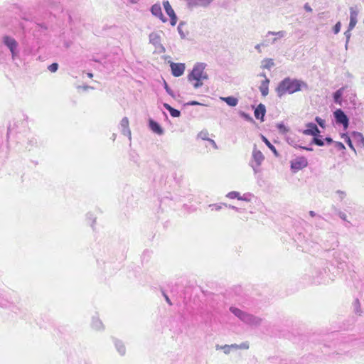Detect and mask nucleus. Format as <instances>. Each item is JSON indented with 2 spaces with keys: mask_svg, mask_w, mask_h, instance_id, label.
<instances>
[{
  "mask_svg": "<svg viewBox=\"0 0 364 364\" xmlns=\"http://www.w3.org/2000/svg\"><path fill=\"white\" fill-rule=\"evenodd\" d=\"M306 82L301 80L285 77L282 80L276 88L278 97H281L285 94H293L302 90H308Z\"/></svg>",
  "mask_w": 364,
  "mask_h": 364,
  "instance_id": "f257e3e1",
  "label": "nucleus"
},
{
  "mask_svg": "<svg viewBox=\"0 0 364 364\" xmlns=\"http://www.w3.org/2000/svg\"><path fill=\"white\" fill-rule=\"evenodd\" d=\"M206 64L204 63H196L191 72L188 75L189 81H196L193 87L197 89L203 85V80L208 79V75L205 72Z\"/></svg>",
  "mask_w": 364,
  "mask_h": 364,
  "instance_id": "f03ea898",
  "label": "nucleus"
},
{
  "mask_svg": "<svg viewBox=\"0 0 364 364\" xmlns=\"http://www.w3.org/2000/svg\"><path fill=\"white\" fill-rule=\"evenodd\" d=\"M230 311L240 321H242L246 324L252 326H258L262 323V319L261 318L250 314L245 311L240 310L238 308L231 306L230 308Z\"/></svg>",
  "mask_w": 364,
  "mask_h": 364,
  "instance_id": "7ed1b4c3",
  "label": "nucleus"
},
{
  "mask_svg": "<svg viewBox=\"0 0 364 364\" xmlns=\"http://www.w3.org/2000/svg\"><path fill=\"white\" fill-rule=\"evenodd\" d=\"M230 311L240 321H242L246 324L252 326H258L262 323V319L261 318L250 314L245 311L240 310L238 308L231 306L230 308Z\"/></svg>",
  "mask_w": 364,
  "mask_h": 364,
  "instance_id": "20e7f679",
  "label": "nucleus"
},
{
  "mask_svg": "<svg viewBox=\"0 0 364 364\" xmlns=\"http://www.w3.org/2000/svg\"><path fill=\"white\" fill-rule=\"evenodd\" d=\"M286 35L287 32L285 31H279L277 32L268 31L262 42V47H267L270 45L275 44L278 39L285 37Z\"/></svg>",
  "mask_w": 364,
  "mask_h": 364,
  "instance_id": "39448f33",
  "label": "nucleus"
},
{
  "mask_svg": "<svg viewBox=\"0 0 364 364\" xmlns=\"http://www.w3.org/2000/svg\"><path fill=\"white\" fill-rule=\"evenodd\" d=\"M264 160L263 154L257 149L256 145L255 144L252 154V159L250 161V166L252 168L254 173H257L259 171V166Z\"/></svg>",
  "mask_w": 364,
  "mask_h": 364,
  "instance_id": "423d86ee",
  "label": "nucleus"
},
{
  "mask_svg": "<svg viewBox=\"0 0 364 364\" xmlns=\"http://www.w3.org/2000/svg\"><path fill=\"white\" fill-rule=\"evenodd\" d=\"M28 126L27 121L23 119L14 120L8 126L7 135L10 136L25 130Z\"/></svg>",
  "mask_w": 364,
  "mask_h": 364,
  "instance_id": "0eeeda50",
  "label": "nucleus"
},
{
  "mask_svg": "<svg viewBox=\"0 0 364 364\" xmlns=\"http://www.w3.org/2000/svg\"><path fill=\"white\" fill-rule=\"evenodd\" d=\"M2 42L9 49L13 59H15L18 56V43L14 38L9 36H4L2 38Z\"/></svg>",
  "mask_w": 364,
  "mask_h": 364,
  "instance_id": "6e6552de",
  "label": "nucleus"
},
{
  "mask_svg": "<svg viewBox=\"0 0 364 364\" xmlns=\"http://www.w3.org/2000/svg\"><path fill=\"white\" fill-rule=\"evenodd\" d=\"M149 42L160 53H164L166 49L161 44V36L159 32H151L149 36Z\"/></svg>",
  "mask_w": 364,
  "mask_h": 364,
  "instance_id": "1a4fd4ad",
  "label": "nucleus"
},
{
  "mask_svg": "<svg viewBox=\"0 0 364 364\" xmlns=\"http://www.w3.org/2000/svg\"><path fill=\"white\" fill-rule=\"evenodd\" d=\"M333 117L336 124L343 125L344 130L348 129L349 125V119L341 109H337L333 112Z\"/></svg>",
  "mask_w": 364,
  "mask_h": 364,
  "instance_id": "9d476101",
  "label": "nucleus"
},
{
  "mask_svg": "<svg viewBox=\"0 0 364 364\" xmlns=\"http://www.w3.org/2000/svg\"><path fill=\"white\" fill-rule=\"evenodd\" d=\"M308 165L307 159L304 157H298L291 162V168L294 172L298 171Z\"/></svg>",
  "mask_w": 364,
  "mask_h": 364,
  "instance_id": "9b49d317",
  "label": "nucleus"
},
{
  "mask_svg": "<svg viewBox=\"0 0 364 364\" xmlns=\"http://www.w3.org/2000/svg\"><path fill=\"white\" fill-rule=\"evenodd\" d=\"M164 8L167 14V15L170 17V23L171 26H174L177 23V16L175 14L174 10L172 9L168 1H164L163 2Z\"/></svg>",
  "mask_w": 364,
  "mask_h": 364,
  "instance_id": "f8f14e48",
  "label": "nucleus"
},
{
  "mask_svg": "<svg viewBox=\"0 0 364 364\" xmlns=\"http://www.w3.org/2000/svg\"><path fill=\"white\" fill-rule=\"evenodd\" d=\"M170 67L171 69V73L174 77L181 76L186 68L184 63H171L170 64Z\"/></svg>",
  "mask_w": 364,
  "mask_h": 364,
  "instance_id": "ddd939ff",
  "label": "nucleus"
},
{
  "mask_svg": "<svg viewBox=\"0 0 364 364\" xmlns=\"http://www.w3.org/2000/svg\"><path fill=\"white\" fill-rule=\"evenodd\" d=\"M302 133L305 135H309L314 137L320 134V130L316 124L309 122L306 124V129H304Z\"/></svg>",
  "mask_w": 364,
  "mask_h": 364,
  "instance_id": "4468645a",
  "label": "nucleus"
},
{
  "mask_svg": "<svg viewBox=\"0 0 364 364\" xmlns=\"http://www.w3.org/2000/svg\"><path fill=\"white\" fill-rule=\"evenodd\" d=\"M150 11L154 16L159 18L163 23H166L168 21V19L164 16L159 4L152 5Z\"/></svg>",
  "mask_w": 364,
  "mask_h": 364,
  "instance_id": "2eb2a0df",
  "label": "nucleus"
},
{
  "mask_svg": "<svg viewBox=\"0 0 364 364\" xmlns=\"http://www.w3.org/2000/svg\"><path fill=\"white\" fill-rule=\"evenodd\" d=\"M119 127L121 129L122 133L124 136H127L130 140L131 139V131L129 127V119L127 117H124L122 119L120 124H119Z\"/></svg>",
  "mask_w": 364,
  "mask_h": 364,
  "instance_id": "dca6fc26",
  "label": "nucleus"
},
{
  "mask_svg": "<svg viewBox=\"0 0 364 364\" xmlns=\"http://www.w3.org/2000/svg\"><path fill=\"white\" fill-rule=\"evenodd\" d=\"M149 127L153 132L158 135H162L164 133V130L161 126L152 119H149Z\"/></svg>",
  "mask_w": 364,
  "mask_h": 364,
  "instance_id": "f3484780",
  "label": "nucleus"
},
{
  "mask_svg": "<svg viewBox=\"0 0 364 364\" xmlns=\"http://www.w3.org/2000/svg\"><path fill=\"white\" fill-rule=\"evenodd\" d=\"M358 12L353 7L350 8V22L348 24L349 30H353L358 21Z\"/></svg>",
  "mask_w": 364,
  "mask_h": 364,
  "instance_id": "a211bd4d",
  "label": "nucleus"
},
{
  "mask_svg": "<svg viewBox=\"0 0 364 364\" xmlns=\"http://www.w3.org/2000/svg\"><path fill=\"white\" fill-rule=\"evenodd\" d=\"M210 4L208 0H187L189 8L207 7Z\"/></svg>",
  "mask_w": 364,
  "mask_h": 364,
  "instance_id": "6ab92c4d",
  "label": "nucleus"
},
{
  "mask_svg": "<svg viewBox=\"0 0 364 364\" xmlns=\"http://www.w3.org/2000/svg\"><path fill=\"white\" fill-rule=\"evenodd\" d=\"M266 113V107L263 104H259L255 109V117L257 119L264 121V117Z\"/></svg>",
  "mask_w": 364,
  "mask_h": 364,
  "instance_id": "aec40b11",
  "label": "nucleus"
},
{
  "mask_svg": "<svg viewBox=\"0 0 364 364\" xmlns=\"http://www.w3.org/2000/svg\"><path fill=\"white\" fill-rule=\"evenodd\" d=\"M38 146V139L36 136L31 135L27 138L26 149L31 151Z\"/></svg>",
  "mask_w": 364,
  "mask_h": 364,
  "instance_id": "412c9836",
  "label": "nucleus"
},
{
  "mask_svg": "<svg viewBox=\"0 0 364 364\" xmlns=\"http://www.w3.org/2000/svg\"><path fill=\"white\" fill-rule=\"evenodd\" d=\"M113 341L117 352L121 355H124L126 353V348L124 343L122 341L118 340L117 338H114Z\"/></svg>",
  "mask_w": 364,
  "mask_h": 364,
  "instance_id": "4be33fe9",
  "label": "nucleus"
},
{
  "mask_svg": "<svg viewBox=\"0 0 364 364\" xmlns=\"http://www.w3.org/2000/svg\"><path fill=\"white\" fill-rule=\"evenodd\" d=\"M269 80L266 77L263 81H262L261 85L259 86V90L262 96L266 97L269 93Z\"/></svg>",
  "mask_w": 364,
  "mask_h": 364,
  "instance_id": "5701e85b",
  "label": "nucleus"
},
{
  "mask_svg": "<svg viewBox=\"0 0 364 364\" xmlns=\"http://www.w3.org/2000/svg\"><path fill=\"white\" fill-rule=\"evenodd\" d=\"M343 92H344V87H341L340 89H338L333 93V102L336 104L341 105V103H342L341 97L343 95Z\"/></svg>",
  "mask_w": 364,
  "mask_h": 364,
  "instance_id": "b1692460",
  "label": "nucleus"
},
{
  "mask_svg": "<svg viewBox=\"0 0 364 364\" xmlns=\"http://www.w3.org/2000/svg\"><path fill=\"white\" fill-rule=\"evenodd\" d=\"M92 328L100 331L104 328V326L101 320L98 317L93 316L92 319Z\"/></svg>",
  "mask_w": 364,
  "mask_h": 364,
  "instance_id": "393cba45",
  "label": "nucleus"
},
{
  "mask_svg": "<svg viewBox=\"0 0 364 364\" xmlns=\"http://www.w3.org/2000/svg\"><path fill=\"white\" fill-rule=\"evenodd\" d=\"M164 108L168 110L173 117H179L181 116V112L175 108H173L168 103H164Z\"/></svg>",
  "mask_w": 364,
  "mask_h": 364,
  "instance_id": "a878e982",
  "label": "nucleus"
},
{
  "mask_svg": "<svg viewBox=\"0 0 364 364\" xmlns=\"http://www.w3.org/2000/svg\"><path fill=\"white\" fill-rule=\"evenodd\" d=\"M353 140L358 144L364 147V136L363 135L358 132H353L352 134Z\"/></svg>",
  "mask_w": 364,
  "mask_h": 364,
  "instance_id": "bb28decb",
  "label": "nucleus"
},
{
  "mask_svg": "<svg viewBox=\"0 0 364 364\" xmlns=\"http://www.w3.org/2000/svg\"><path fill=\"white\" fill-rule=\"evenodd\" d=\"M221 99L230 107H235L238 103V100L232 96L222 97Z\"/></svg>",
  "mask_w": 364,
  "mask_h": 364,
  "instance_id": "cd10ccee",
  "label": "nucleus"
},
{
  "mask_svg": "<svg viewBox=\"0 0 364 364\" xmlns=\"http://www.w3.org/2000/svg\"><path fill=\"white\" fill-rule=\"evenodd\" d=\"M274 65L273 59L266 58L262 62V68L264 69L270 70Z\"/></svg>",
  "mask_w": 364,
  "mask_h": 364,
  "instance_id": "c85d7f7f",
  "label": "nucleus"
},
{
  "mask_svg": "<svg viewBox=\"0 0 364 364\" xmlns=\"http://www.w3.org/2000/svg\"><path fill=\"white\" fill-rule=\"evenodd\" d=\"M311 144H314L319 146H324V140L322 139V136L318 134V135L313 137Z\"/></svg>",
  "mask_w": 364,
  "mask_h": 364,
  "instance_id": "c756f323",
  "label": "nucleus"
},
{
  "mask_svg": "<svg viewBox=\"0 0 364 364\" xmlns=\"http://www.w3.org/2000/svg\"><path fill=\"white\" fill-rule=\"evenodd\" d=\"M262 141L264 142V144L269 147V149L272 151L274 154L276 156H278L279 154L276 149V148L270 143V141L264 136H262Z\"/></svg>",
  "mask_w": 364,
  "mask_h": 364,
  "instance_id": "7c9ffc66",
  "label": "nucleus"
},
{
  "mask_svg": "<svg viewBox=\"0 0 364 364\" xmlns=\"http://www.w3.org/2000/svg\"><path fill=\"white\" fill-rule=\"evenodd\" d=\"M197 137L208 141L209 139V132L206 129L202 130L198 134Z\"/></svg>",
  "mask_w": 364,
  "mask_h": 364,
  "instance_id": "2f4dec72",
  "label": "nucleus"
},
{
  "mask_svg": "<svg viewBox=\"0 0 364 364\" xmlns=\"http://www.w3.org/2000/svg\"><path fill=\"white\" fill-rule=\"evenodd\" d=\"M217 350H223L224 353L228 355L230 353L231 347H230V345H224V346H219L217 345L215 346Z\"/></svg>",
  "mask_w": 364,
  "mask_h": 364,
  "instance_id": "473e14b6",
  "label": "nucleus"
},
{
  "mask_svg": "<svg viewBox=\"0 0 364 364\" xmlns=\"http://www.w3.org/2000/svg\"><path fill=\"white\" fill-rule=\"evenodd\" d=\"M226 196L230 199H235V198H237L238 200L240 199V194L239 192H237V191L229 192Z\"/></svg>",
  "mask_w": 364,
  "mask_h": 364,
  "instance_id": "72a5a7b5",
  "label": "nucleus"
},
{
  "mask_svg": "<svg viewBox=\"0 0 364 364\" xmlns=\"http://www.w3.org/2000/svg\"><path fill=\"white\" fill-rule=\"evenodd\" d=\"M164 89L166 90V92L170 96H171L173 98L176 97V95H175L173 91L169 87V86L168 85L167 82L165 80H164Z\"/></svg>",
  "mask_w": 364,
  "mask_h": 364,
  "instance_id": "f704fd0d",
  "label": "nucleus"
},
{
  "mask_svg": "<svg viewBox=\"0 0 364 364\" xmlns=\"http://www.w3.org/2000/svg\"><path fill=\"white\" fill-rule=\"evenodd\" d=\"M277 127L282 134H286L289 132V129L283 123L277 124Z\"/></svg>",
  "mask_w": 364,
  "mask_h": 364,
  "instance_id": "c9c22d12",
  "label": "nucleus"
},
{
  "mask_svg": "<svg viewBox=\"0 0 364 364\" xmlns=\"http://www.w3.org/2000/svg\"><path fill=\"white\" fill-rule=\"evenodd\" d=\"M343 137H344L345 139V141L346 142V144L348 145V146L352 149L354 151H355V149L353 145V143H352V141L350 139V138L347 135V134H343L342 136Z\"/></svg>",
  "mask_w": 364,
  "mask_h": 364,
  "instance_id": "e433bc0d",
  "label": "nucleus"
},
{
  "mask_svg": "<svg viewBox=\"0 0 364 364\" xmlns=\"http://www.w3.org/2000/svg\"><path fill=\"white\" fill-rule=\"evenodd\" d=\"M184 25H185L184 22H180L178 26V28H177L178 33H179V35H180L181 38H186V34L184 33V32L182 30V27Z\"/></svg>",
  "mask_w": 364,
  "mask_h": 364,
  "instance_id": "4c0bfd02",
  "label": "nucleus"
},
{
  "mask_svg": "<svg viewBox=\"0 0 364 364\" xmlns=\"http://www.w3.org/2000/svg\"><path fill=\"white\" fill-rule=\"evenodd\" d=\"M222 205H225L228 207L227 204H210L209 205V207L211 208L212 210H216L219 211L222 208Z\"/></svg>",
  "mask_w": 364,
  "mask_h": 364,
  "instance_id": "58836bf2",
  "label": "nucleus"
},
{
  "mask_svg": "<svg viewBox=\"0 0 364 364\" xmlns=\"http://www.w3.org/2000/svg\"><path fill=\"white\" fill-rule=\"evenodd\" d=\"M86 218H87V220H90L91 222V226L93 228L94 224H95V220H96L95 216L92 213H88L86 215Z\"/></svg>",
  "mask_w": 364,
  "mask_h": 364,
  "instance_id": "ea45409f",
  "label": "nucleus"
},
{
  "mask_svg": "<svg viewBox=\"0 0 364 364\" xmlns=\"http://www.w3.org/2000/svg\"><path fill=\"white\" fill-rule=\"evenodd\" d=\"M352 30H349V28H348V30L344 33V35L346 36V48L347 49L348 48V42L350 41V38L351 36V31Z\"/></svg>",
  "mask_w": 364,
  "mask_h": 364,
  "instance_id": "a19ab883",
  "label": "nucleus"
},
{
  "mask_svg": "<svg viewBox=\"0 0 364 364\" xmlns=\"http://www.w3.org/2000/svg\"><path fill=\"white\" fill-rule=\"evenodd\" d=\"M48 69L51 72V73H55L58 70V64L57 63H53L52 64H50Z\"/></svg>",
  "mask_w": 364,
  "mask_h": 364,
  "instance_id": "79ce46f5",
  "label": "nucleus"
},
{
  "mask_svg": "<svg viewBox=\"0 0 364 364\" xmlns=\"http://www.w3.org/2000/svg\"><path fill=\"white\" fill-rule=\"evenodd\" d=\"M324 220V218L321 217V215L317 216V222L315 223L316 227L317 228H322L323 225V221Z\"/></svg>",
  "mask_w": 364,
  "mask_h": 364,
  "instance_id": "37998d69",
  "label": "nucleus"
},
{
  "mask_svg": "<svg viewBox=\"0 0 364 364\" xmlns=\"http://www.w3.org/2000/svg\"><path fill=\"white\" fill-rule=\"evenodd\" d=\"M315 121L317 122V124L322 128H324L325 127V124H326V122L324 119H321V117H316L315 118Z\"/></svg>",
  "mask_w": 364,
  "mask_h": 364,
  "instance_id": "c03bdc74",
  "label": "nucleus"
},
{
  "mask_svg": "<svg viewBox=\"0 0 364 364\" xmlns=\"http://www.w3.org/2000/svg\"><path fill=\"white\" fill-rule=\"evenodd\" d=\"M353 305H354L355 310L356 313L361 312L360 301H359V300L358 299L354 301Z\"/></svg>",
  "mask_w": 364,
  "mask_h": 364,
  "instance_id": "a18cd8bd",
  "label": "nucleus"
},
{
  "mask_svg": "<svg viewBox=\"0 0 364 364\" xmlns=\"http://www.w3.org/2000/svg\"><path fill=\"white\" fill-rule=\"evenodd\" d=\"M341 28V22H337L335 26H333V31L335 34H337L340 32Z\"/></svg>",
  "mask_w": 364,
  "mask_h": 364,
  "instance_id": "49530a36",
  "label": "nucleus"
},
{
  "mask_svg": "<svg viewBox=\"0 0 364 364\" xmlns=\"http://www.w3.org/2000/svg\"><path fill=\"white\" fill-rule=\"evenodd\" d=\"M335 144V147L339 150V151H342V150H344L346 149V147L344 146V144L341 142H339V141H336L334 142Z\"/></svg>",
  "mask_w": 364,
  "mask_h": 364,
  "instance_id": "de8ad7c7",
  "label": "nucleus"
},
{
  "mask_svg": "<svg viewBox=\"0 0 364 364\" xmlns=\"http://www.w3.org/2000/svg\"><path fill=\"white\" fill-rule=\"evenodd\" d=\"M239 349H248L250 346L248 342H243L238 345Z\"/></svg>",
  "mask_w": 364,
  "mask_h": 364,
  "instance_id": "09e8293b",
  "label": "nucleus"
},
{
  "mask_svg": "<svg viewBox=\"0 0 364 364\" xmlns=\"http://www.w3.org/2000/svg\"><path fill=\"white\" fill-rule=\"evenodd\" d=\"M240 115L246 120L247 121H250V122H252L253 121V119L250 117V115H249L248 114H246L245 112H241L240 113Z\"/></svg>",
  "mask_w": 364,
  "mask_h": 364,
  "instance_id": "8fccbe9b",
  "label": "nucleus"
},
{
  "mask_svg": "<svg viewBox=\"0 0 364 364\" xmlns=\"http://www.w3.org/2000/svg\"><path fill=\"white\" fill-rule=\"evenodd\" d=\"M336 193L339 196V198H340V200H342L343 199H344V198L346 196V192L343 191H341V190H338L336 191Z\"/></svg>",
  "mask_w": 364,
  "mask_h": 364,
  "instance_id": "3c124183",
  "label": "nucleus"
},
{
  "mask_svg": "<svg viewBox=\"0 0 364 364\" xmlns=\"http://www.w3.org/2000/svg\"><path fill=\"white\" fill-rule=\"evenodd\" d=\"M338 215L343 221H347V216H346V214L345 213H343L342 211H338Z\"/></svg>",
  "mask_w": 364,
  "mask_h": 364,
  "instance_id": "603ef678",
  "label": "nucleus"
},
{
  "mask_svg": "<svg viewBox=\"0 0 364 364\" xmlns=\"http://www.w3.org/2000/svg\"><path fill=\"white\" fill-rule=\"evenodd\" d=\"M208 141L213 147L214 149H218V145L216 144L215 141L213 139H211L209 138Z\"/></svg>",
  "mask_w": 364,
  "mask_h": 364,
  "instance_id": "864d4df0",
  "label": "nucleus"
},
{
  "mask_svg": "<svg viewBox=\"0 0 364 364\" xmlns=\"http://www.w3.org/2000/svg\"><path fill=\"white\" fill-rule=\"evenodd\" d=\"M201 105L200 102L197 101H190L185 104V106H193V105Z\"/></svg>",
  "mask_w": 364,
  "mask_h": 364,
  "instance_id": "5fc2aeb1",
  "label": "nucleus"
},
{
  "mask_svg": "<svg viewBox=\"0 0 364 364\" xmlns=\"http://www.w3.org/2000/svg\"><path fill=\"white\" fill-rule=\"evenodd\" d=\"M37 26L40 28V29H42V30H45L46 31L48 29V27L47 26L43 23H37Z\"/></svg>",
  "mask_w": 364,
  "mask_h": 364,
  "instance_id": "6e6d98bb",
  "label": "nucleus"
},
{
  "mask_svg": "<svg viewBox=\"0 0 364 364\" xmlns=\"http://www.w3.org/2000/svg\"><path fill=\"white\" fill-rule=\"evenodd\" d=\"M163 296H164L165 298V300L166 301V302L170 305L171 306L172 305V303L169 299V297L168 296V295L165 293V292H163Z\"/></svg>",
  "mask_w": 364,
  "mask_h": 364,
  "instance_id": "4d7b16f0",
  "label": "nucleus"
},
{
  "mask_svg": "<svg viewBox=\"0 0 364 364\" xmlns=\"http://www.w3.org/2000/svg\"><path fill=\"white\" fill-rule=\"evenodd\" d=\"M304 9L307 11V12H311L312 11V9L311 7L310 6V5L308 4V3H306L304 4Z\"/></svg>",
  "mask_w": 364,
  "mask_h": 364,
  "instance_id": "13d9d810",
  "label": "nucleus"
},
{
  "mask_svg": "<svg viewBox=\"0 0 364 364\" xmlns=\"http://www.w3.org/2000/svg\"><path fill=\"white\" fill-rule=\"evenodd\" d=\"M324 140V143L326 142L327 144H331L332 143H333V141L332 139V138L331 137H326L325 139H323Z\"/></svg>",
  "mask_w": 364,
  "mask_h": 364,
  "instance_id": "bf43d9fd",
  "label": "nucleus"
},
{
  "mask_svg": "<svg viewBox=\"0 0 364 364\" xmlns=\"http://www.w3.org/2000/svg\"><path fill=\"white\" fill-rule=\"evenodd\" d=\"M248 196L249 195L247 194H244L243 196H240V200H245V201H249L250 199L248 198Z\"/></svg>",
  "mask_w": 364,
  "mask_h": 364,
  "instance_id": "052dcab7",
  "label": "nucleus"
},
{
  "mask_svg": "<svg viewBox=\"0 0 364 364\" xmlns=\"http://www.w3.org/2000/svg\"><path fill=\"white\" fill-rule=\"evenodd\" d=\"M261 47H262V43L257 44L255 46V48L258 51V53H261Z\"/></svg>",
  "mask_w": 364,
  "mask_h": 364,
  "instance_id": "680f3d73",
  "label": "nucleus"
},
{
  "mask_svg": "<svg viewBox=\"0 0 364 364\" xmlns=\"http://www.w3.org/2000/svg\"><path fill=\"white\" fill-rule=\"evenodd\" d=\"M299 148L306 151H313V148L309 146H299Z\"/></svg>",
  "mask_w": 364,
  "mask_h": 364,
  "instance_id": "e2e57ef3",
  "label": "nucleus"
},
{
  "mask_svg": "<svg viewBox=\"0 0 364 364\" xmlns=\"http://www.w3.org/2000/svg\"><path fill=\"white\" fill-rule=\"evenodd\" d=\"M230 347H231V350H237V349H239L238 344H236V343L230 345Z\"/></svg>",
  "mask_w": 364,
  "mask_h": 364,
  "instance_id": "0e129e2a",
  "label": "nucleus"
},
{
  "mask_svg": "<svg viewBox=\"0 0 364 364\" xmlns=\"http://www.w3.org/2000/svg\"><path fill=\"white\" fill-rule=\"evenodd\" d=\"M309 213V215L311 217H316V216L317 217L318 216L316 215V213L313 210H310Z\"/></svg>",
  "mask_w": 364,
  "mask_h": 364,
  "instance_id": "69168bd1",
  "label": "nucleus"
},
{
  "mask_svg": "<svg viewBox=\"0 0 364 364\" xmlns=\"http://www.w3.org/2000/svg\"><path fill=\"white\" fill-rule=\"evenodd\" d=\"M228 208H231V209H232V210H236V211H239V208H237V207H235V206H234V205H228Z\"/></svg>",
  "mask_w": 364,
  "mask_h": 364,
  "instance_id": "338daca9",
  "label": "nucleus"
},
{
  "mask_svg": "<svg viewBox=\"0 0 364 364\" xmlns=\"http://www.w3.org/2000/svg\"><path fill=\"white\" fill-rule=\"evenodd\" d=\"M87 75L88 77H90V78L93 77V75L91 73H88Z\"/></svg>",
  "mask_w": 364,
  "mask_h": 364,
  "instance_id": "774afa93",
  "label": "nucleus"
}]
</instances>
